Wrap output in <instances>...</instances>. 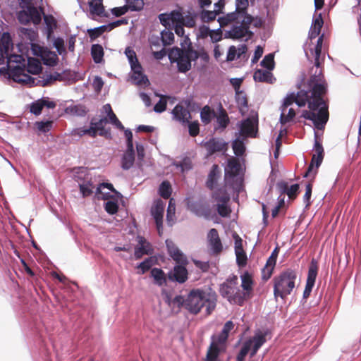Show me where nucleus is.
<instances>
[{
  "label": "nucleus",
  "mask_w": 361,
  "mask_h": 361,
  "mask_svg": "<svg viewBox=\"0 0 361 361\" xmlns=\"http://www.w3.org/2000/svg\"><path fill=\"white\" fill-rule=\"evenodd\" d=\"M307 90H300L297 94L291 93L283 101L281 111H286L288 106L295 102L299 106L308 104L310 111L305 110L302 116L312 121L318 130H323L329 118V106L324 97L327 92V82L322 71L314 72L307 81Z\"/></svg>",
  "instance_id": "f257e3e1"
},
{
  "label": "nucleus",
  "mask_w": 361,
  "mask_h": 361,
  "mask_svg": "<svg viewBox=\"0 0 361 361\" xmlns=\"http://www.w3.org/2000/svg\"><path fill=\"white\" fill-rule=\"evenodd\" d=\"M216 305L215 294H207L201 289H192L188 293L185 300V308L191 314H198L202 307L206 308V314L209 315Z\"/></svg>",
  "instance_id": "f03ea898"
},
{
  "label": "nucleus",
  "mask_w": 361,
  "mask_h": 361,
  "mask_svg": "<svg viewBox=\"0 0 361 361\" xmlns=\"http://www.w3.org/2000/svg\"><path fill=\"white\" fill-rule=\"evenodd\" d=\"M297 273L292 269H286L275 276L272 280L274 296L276 299H286L295 286Z\"/></svg>",
  "instance_id": "7ed1b4c3"
},
{
  "label": "nucleus",
  "mask_w": 361,
  "mask_h": 361,
  "mask_svg": "<svg viewBox=\"0 0 361 361\" xmlns=\"http://www.w3.org/2000/svg\"><path fill=\"white\" fill-rule=\"evenodd\" d=\"M192 47L191 43L187 47H173L169 52V59L171 63H177L178 70L180 73H186L191 68L193 57L191 56Z\"/></svg>",
  "instance_id": "20e7f679"
},
{
  "label": "nucleus",
  "mask_w": 361,
  "mask_h": 361,
  "mask_svg": "<svg viewBox=\"0 0 361 361\" xmlns=\"http://www.w3.org/2000/svg\"><path fill=\"white\" fill-rule=\"evenodd\" d=\"M238 284L237 276L233 275L221 284L219 293L221 295L226 298L230 303L243 306L244 302Z\"/></svg>",
  "instance_id": "39448f33"
},
{
  "label": "nucleus",
  "mask_w": 361,
  "mask_h": 361,
  "mask_svg": "<svg viewBox=\"0 0 361 361\" xmlns=\"http://www.w3.org/2000/svg\"><path fill=\"white\" fill-rule=\"evenodd\" d=\"M235 10L228 13L217 18V21L221 27L231 25L233 21H238L241 18L252 17L247 13L249 0H235Z\"/></svg>",
  "instance_id": "423d86ee"
},
{
  "label": "nucleus",
  "mask_w": 361,
  "mask_h": 361,
  "mask_svg": "<svg viewBox=\"0 0 361 361\" xmlns=\"http://www.w3.org/2000/svg\"><path fill=\"white\" fill-rule=\"evenodd\" d=\"M252 22V17H247V18H241L238 21H233L231 24L235 23L238 25H233L231 30L226 31L224 34V37L237 39L243 38L246 35H252V32L249 30Z\"/></svg>",
  "instance_id": "0eeeda50"
},
{
  "label": "nucleus",
  "mask_w": 361,
  "mask_h": 361,
  "mask_svg": "<svg viewBox=\"0 0 361 361\" xmlns=\"http://www.w3.org/2000/svg\"><path fill=\"white\" fill-rule=\"evenodd\" d=\"M318 264L316 259H312L311 260L309 269H308V274H307V278L306 281L305 288L303 292V298L307 299L310 295V293L312 292V290L314 286L316 278L318 273Z\"/></svg>",
  "instance_id": "6e6552de"
},
{
  "label": "nucleus",
  "mask_w": 361,
  "mask_h": 361,
  "mask_svg": "<svg viewBox=\"0 0 361 361\" xmlns=\"http://www.w3.org/2000/svg\"><path fill=\"white\" fill-rule=\"evenodd\" d=\"M188 264H177L173 270L167 274L168 279L171 281L178 283H184L188 279V271L185 267Z\"/></svg>",
  "instance_id": "1a4fd4ad"
},
{
  "label": "nucleus",
  "mask_w": 361,
  "mask_h": 361,
  "mask_svg": "<svg viewBox=\"0 0 361 361\" xmlns=\"http://www.w3.org/2000/svg\"><path fill=\"white\" fill-rule=\"evenodd\" d=\"M188 207L197 216L208 218L211 214L209 206L204 200L188 202Z\"/></svg>",
  "instance_id": "9d476101"
},
{
  "label": "nucleus",
  "mask_w": 361,
  "mask_h": 361,
  "mask_svg": "<svg viewBox=\"0 0 361 361\" xmlns=\"http://www.w3.org/2000/svg\"><path fill=\"white\" fill-rule=\"evenodd\" d=\"M241 287L243 290H240V295L243 298V302L252 297L253 292V279L252 275L245 271L241 275Z\"/></svg>",
  "instance_id": "9b49d317"
},
{
  "label": "nucleus",
  "mask_w": 361,
  "mask_h": 361,
  "mask_svg": "<svg viewBox=\"0 0 361 361\" xmlns=\"http://www.w3.org/2000/svg\"><path fill=\"white\" fill-rule=\"evenodd\" d=\"M279 252V248L278 247H275L267 259L265 266L262 269V279L263 281H268L273 274Z\"/></svg>",
  "instance_id": "f8f14e48"
},
{
  "label": "nucleus",
  "mask_w": 361,
  "mask_h": 361,
  "mask_svg": "<svg viewBox=\"0 0 361 361\" xmlns=\"http://www.w3.org/2000/svg\"><path fill=\"white\" fill-rule=\"evenodd\" d=\"M207 241L212 254L218 255L223 251V245L216 228L209 230L207 233Z\"/></svg>",
  "instance_id": "ddd939ff"
},
{
  "label": "nucleus",
  "mask_w": 361,
  "mask_h": 361,
  "mask_svg": "<svg viewBox=\"0 0 361 361\" xmlns=\"http://www.w3.org/2000/svg\"><path fill=\"white\" fill-rule=\"evenodd\" d=\"M168 253L177 264H188L187 257L179 250L172 240H166Z\"/></svg>",
  "instance_id": "4468645a"
},
{
  "label": "nucleus",
  "mask_w": 361,
  "mask_h": 361,
  "mask_svg": "<svg viewBox=\"0 0 361 361\" xmlns=\"http://www.w3.org/2000/svg\"><path fill=\"white\" fill-rule=\"evenodd\" d=\"M172 114L173 119L180 122L183 125H186L188 123L190 119L191 118L190 111L181 104H177L174 107V109L172 110Z\"/></svg>",
  "instance_id": "2eb2a0df"
},
{
  "label": "nucleus",
  "mask_w": 361,
  "mask_h": 361,
  "mask_svg": "<svg viewBox=\"0 0 361 361\" xmlns=\"http://www.w3.org/2000/svg\"><path fill=\"white\" fill-rule=\"evenodd\" d=\"M159 18L161 23L165 26L171 23L173 25L181 24L183 20V15L179 11H173L169 14H160Z\"/></svg>",
  "instance_id": "dca6fc26"
},
{
  "label": "nucleus",
  "mask_w": 361,
  "mask_h": 361,
  "mask_svg": "<svg viewBox=\"0 0 361 361\" xmlns=\"http://www.w3.org/2000/svg\"><path fill=\"white\" fill-rule=\"evenodd\" d=\"M209 154L220 152L227 149L226 143L221 139L212 138L204 145Z\"/></svg>",
  "instance_id": "f3484780"
},
{
  "label": "nucleus",
  "mask_w": 361,
  "mask_h": 361,
  "mask_svg": "<svg viewBox=\"0 0 361 361\" xmlns=\"http://www.w3.org/2000/svg\"><path fill=\"white\" fill-rule=\"evenodd\" d=\"M240 133L243 136L255 137L256 131L255 130V122L253 119L247 118L243 120L240 126Z\"/></svg>",
  "instance_id": "a211bd4d"
},
{
  "label": "nucleus",
  "mask_w": 361,
  "mask_h": 361,
  "mask_svg": "<svg viewBox=\"0 0 361 361\" xmlns=\"http://www.w3.org/2000/svg\"><path fill=\"white\" fill-rule=\"evenodd\" d=\"M271 71L257 69L255 71L253 78L256 82L273 84L276 81Z\"/></svg>",
  "instance_id": "6ab92c4d"
},
{
  "label": "nucleus",
  "mask_w": 361,
  "mask_h": 361,
  "mask_svg": "<svg viewBox=\"0 0 361 361\" xmlns=\"http://www.w3.org/2000/svg\"><path fill=\"white\" fill-rule=\"evenodd\" d=\"M164 212V204L161 200L157 202L152 209V215L155 220L159 233L160 232V228L162 226Z\"/></svg>",
  "instance_id": "aec40b11"
},
{
  "label": "nucleus",
  "mask_w": 361,
  "mask_h": 361,
  "mask_svg": "<svg viewBox=\"0 0 361 361\" xmlns=\"http://www.w3.org/2000/svg\"><path fill=\"white\" fill-rule=\"evenodd\" d=\"M131 69L133 72V79L139 85L145 84L148 82L147 78L142 73V68L138 60L137 62L130 63Z\"/></svg>",
  "instance_id": "412c9836"
},
{
  "label": "nucleus",
  "mask_w": 361,
  "mask_h": 361,
  "mask_svg": "<svg viewBox=\"0 0 361 361\" xmlns=\"http://www.w3.org/2000/svg\"><path fill=\"white\" fill-rule=\"evenodd\" d=\"M221 171L217 164H214L208 174L206 181V186L211 190H213L216 185L218 178L220 176Z\"/></svg>",
  "instance_id": "4be33fe9"
},
{
  "label": "nucleus",
  "mask_w": 361,
  "mask_h": 361,
  "mask_svg": "<svg viewBox=\"0 0 361 361\" xmlns=\"http://www.w3.org/2000/svg\"><path fill=\"white\" fill-rule=\"evenodd\" d=\"M247 342H250V355L253 357L261 346L266 342V336L262 334H256Z\"/></svg>",
  "instance_id": "5701e85b"
},
{
  "label": "nucleus",
  "mask_w": 361,
  "mask_h": 361,
  "mask_svg": "<svg viewBox=\"0 0 361 361\" xmlns=\"http://www.w3.org/2000/svg\"><path fill=\"white\" fill-rule=\"evenodd\" d=\"M135 161V151L134 147H127L126 151L123 155L121 160V167L124 170L130 169Z\"/></svg>",
  "instance_id": "b1692460"
},
{
  "label": "nucleus",
  "mask_w": 361,
  "mask_h": 361,
  "mask_svg": "<svg viewBox=\"0 0 361 361\" xmlns=\"http://www.w3.org/2000/svg\"><path fill=\"white\" fill-rule=\"evenodd\" d=\"M324 24V20L322 14H319L312 22L310 30L309 31V37L312 39L317 37L321 32L322 27Z\"/></svg>",
  "instance_id": "393cba45"
},
{
  "label": "nucleus",
  "mask_w": 361,
  "mask_h": 361,
  "mask_svg": "<svg viewBox=\"0 0 361 361\" xmlns=\"http://www.w3.org/2000/svg\"><path fill=\"white\" fill-rule=\"evenodd\" d=\"M150 276L153 278L154 284L159 286L166 284L168 277L161 269L152 268L150 271Z\"/></svg>",
  "instance_id": "a878e982"
},
{
  "label": "nucleus",
  "mask_w": 361,
  "mask_h": 361,
  "mask_svg": "<svg viewBox=\"0 0 361 361\" xmlns=\"http://www.w3.org/2000/svg\"><path fill=\"white\" fill-rule=\"evenodd\" d=\"M90 12L92 15L97 16H107L105 13L102 0H91L89 2Z\"/></svg>",
  "instance_id": "bb28decb"
},
{
  "label": "nucleus",
  "mask_w": 361,
  "mask_h": 361,
  "mask_svg": "<svg viewBox=\"0 0 361 361\" xmlns=\"http://www.w3.org/2000/svg\"><path fill=\"white\" fill-rule=\"evenodd\" d=\"M212 197L218 203H228L230 200V195L225 187H221L214 190Z\"/></svg>",
  "instance_id": "cd10ccee"
},
{
  "label": "nucleus",
  "mask_w": 361,
  "mask_h": 361,
  "mask_svg": "<svg viewBox=\"0 0 361 361\" xmlns=\"http://www.w3.org/2000/svg\"><path fill=\"white\" fill-rule=\"evenodd\" d=\"M224 350L221 346L216 345V343H211L207 352L206 361H219V355Z\"/></svg>",
  "instance_id": "c85d7f7f"
},
{
  "label": "nucleus",
  "mask_w": 361,
  "mask_h": 361,
  "mask_svg": "<svg viewBox=\"0 0 361 361\" xmlns=\"http://www.w3.org/2000/svg\"><path fill=\"white\" fill-rule=\"evenodd\" d=\"M240 169L239 161L235 158H232L228 160L227 167L225 169L226 175L231 177H235L238 175Z\"/></svg>",
  "instance_id": "c756f323"
},
{
  "label": "nucleus",
  "mask_w": 361,
  "mask_h": 361,
  "mask_svg": "<svg viewBox=\"0 0 361 361\" xmlns=\"http://www.w3.org/2000/svg\"><path fill=\"white\" fill-rule=\"evenodd\" d=\"M235 100L241 114H244L248 109V101L247 96L243 92L237 91L235 92Z\"/></svg>",
  "instance_id": "7c9ffc66"
},
{
  "label": "nucleus",
  "mask_w": 361,
  "mask_h": 361,
  "mask_svg": "<svg viewBox=\"0 0 361 361\" xmlns=\"http://www.w3.org/2000/svg\"><path fill=\"white\" fill-rule=\"evenodd\" d=\"M154 252V249L150 243H147L146 245L142 246H136L135 247V258L136 259H140L142 257L143 255H150Z\"/></svg>",
  "instance_id": "2f4dec72"
},
{
  "label": "nucleus",
  "mask_w": 361,
  "mask_h": 361,
  "mask_svg": "<svg viewBox=\"0 0 361 361\" xmlns=\"http://www.w3.org/2000/svg\"><path fill=\"white\" fill-rule=\"evenodd\" d=\"M216 122L219 128L221 129H225L230 123L228 114L222 106H220L219 114L216 116Z\"/></svg>",
  "instance_id": "473e14b6"
},
{
  "label": "nucleus",
  "mask_w": 361,
  "mask_h": 361,
  "mask_svg": "<svg viewBox=\"0 0 361 361\" xmlns=\"http://www.w3.org/2000/svg\"><path fill=\"white\" fill-rule=\"evenodd\" d=\"M91 55L96 63H99L103 60L104 49L100 44H93L91 48Z\"/></svg>",
  "instance_id": "72a5a7b5"
},
{
  "label": "nucleus",
  "mask_w": 361,
  "mask_h": 361,
  "mask_svg": "<svg viewBox=\"0 0 361 361\" xmlns=\"http://www.w3.org/2000/svg\"><path fill=\"white\" fill-rule=\"evenodd\" d=\"M201 8L202 11L200 13V18L203 23H209L210 22H212L215 20L216 16H219L218 13L215 10L209 11L204 9V8Z\"/></svg>",
  "instance_id": "f704fd0d"
},
{
  "label": "nucleus",
  "mask_w": 361,
  "mask_h": 361,
  "mask_svg": "<svg viewBox=\"0 0 361 361\" xmlns=\"http://www.w3.org/2000/svg\"><path fill=\"white\" fill-rule=\"evenodd\" d=\"M43 86L49 85L55 81H62L63 76L58 72L46 73L43 75Z\"/></svg>",
  "instance_id": "c9c22d12"
},
{
  "label": "nucleus",
  "mask_w": 361,
  "mask_h": 361,
  "mask_svg": "<svg viewBox=\"0 0 361 361\" xmlns=\"http://www.w3.org/2000/svg\"><path fill=\"white\" fill-rule=\"evenodd\" d=\"M23 71V69L20 68L19 66H17L14 68L13 69L11 70V74L12 75L13 80L18 82H22L24 83H28L30 80L32 79L30 76L27 75H23L22 76L24 78H20L21 76V72Z\"/></svg>",
  "instance_id": "e433bc0d"
},
{
  "label": "nucleus",
  "mask_w": 361,
  "mask_h": 361,
  "mask_svg": "<svg viewBox=\"0 0 361 361\" xmlns=\"http://www.w3.org/2000/svg\"><path fill=\"white\" fill-rule=\"evenodd\" d=\"M323 37V35L319 37L317 39V44L314 47V66L317 68H319L321 65L320 56L322 54Z\"/></svg>",
  "instance_id": "4c0bfd02"
},
{
  "label": "nucleus",
  "mask_w": 361,
  "mask_h": 361,
  "mask_svg": "<svg viewBox=\"0 0 361 361\" xmlns=\"http://www.w3.org/2000/svg\"><path fill=\"white\" fill-rule=\"evenodd\" d=\"M154 259L152 257H149L145 259L143 262L140 263L137 266V269H138L137 273L139 274H144L145 272L152 269V267L154 264Z\"/></svg>",
  "instance_id": "58836bf2"
},
{
  "label": "nucleus",
  "mask_w": 361,
  "mask_h": 361,
  "mask_svg": "<svg viewBox=\"0 0 361 361\" xmlns=\"http://www.w3.org/2000/svg\"><path fill=\"white\" fill-rule=\"evenodd\" d=\"M27 13L29 15L30 21L32 22L35 25H38L40 23L42 20L41 14L36 7L32 6H27Z\"/></svg>",
  "instance_id": "ea45409f"
},
{
  "label": "nucleus",
  "mask_w": 361,
  "mask_h": 361,
  "mask_svg": "<svg viewBox=\"0 0 361 361\" xmlns=\"http://www.w3.org/2000/svg\"><path fill=\"white\" fill-rule=\"evenodd\" d=\"M65 111L66 114H71L73 116H82L86 114V110L85 106L81 105H73L68 106Z\"/></svg>",
  "instance_id": "a19ab883"
},
{
  "label": "nucleus",
  "mask_w": 361,
  "mask_h": 361,
  "mask_svg": "<svg viewBox=\"0 0 361 361\" xmlns=\"http://www.w3.org/2000/svg\"><path fill=\"white\" fill-rule=\"evenodd\" d=\"M109 31V26L106 25H102L98 27H95L94 29H89L87 30L89 37L92 40H94L99 37H100L104 32Z\"/></svg>",
  "instance_id": "79ce46f5"
},
{
  "label": "nucleus",
  "mask_w": 361,
  "mask_h": 361,
  "mask_svg": "<svg viewBox=\"0 0 361 361\" xmlns=\"http://www.w3.org/2000/svg\"><path fill=\"white\" fill-rule=\"evenodd\" d=\"M171 185L169 181H163L159 186V195L164 199H168L171 195Z\"/></svg>",
  "instance_id": "37998d69"
},
{
  "label": "nucleus",
  "mask_w": 361,
  "mask_h": 361,
  "mask_svg": "<svg viewBox=\"0 0 361 361\" xmlns=\"http://www.w3.org/2000/svg\"><path fill=\"white\" fill-rule=\"evenodd\" d=\"M126 3L131 11H140L145 5L144 0H126Z\"/></svg>",
  "instance_id": "c03bdc74"
},
{
  "label": "nucleus",
  "mask_w": 361,
  "mask_h": 361,
  "mask_svg": "<svg viewBox=\"0 0 361 361\" xmlns=\"http://www.w3.org/2000/svg\"><path fill=\"white\" fill-rule=\"evenodd\" d=\"M108 188L109 190H110L111 191L118 194V192L114 189L113 185L111 183H100L98 187L97 188V195H102V198L103 199H105V200H107L109 198H111L112 197V195H110L109 194H103L102 192V188Z\"/></svg>",
  "instance_id": "a18cd8bd"
},
{
  "label": "nucleus",
  "mask_w": 361,
  "mask_h": 361,
  "mask_svg": "<svg viewBox=\"0 0 361 361\" xmlns=\"http://www.w3.org/2000/svg\"><path fill=\"white\" fill-rule=\"evenodd\" d=\"M20 33L22 35H23L27 39H29L30 42L36 41L38 37L37 31L33 29L22 27L20 29Z\"/></svg>",
  "instance_id": "49530a36"
},
{
  "label": "nucleus",
  "mask_w": 361,
  "mask_h": 361,
  "mask_svg": "<svg viewBox=\"0 0 361 361\" xmlns=\"http://www.w3.org/2000/svg\"><path fill=\"white\" fill-rule=\"evenodd\" d=\"M197 14L188 13V14L183 16V20H182V25L188 27H194L196 25Z\"/></svg>",
  "instance_id": "de8ad7c7"
},
{
  "label": "nucleus",
  "mask_w": 361,
  "mask_h": 361,
  "mask_svg": "<svg viewBox=\"0 0 361 361\" xmlns=\"http://www.w3.org/2000/svg\"><path fill=\"white\" fill-rule=\"evenodd\" d=\"M192 54L191 56L193 57L194 61L200 58L203 62L207 63L209 60V54L203 48L198 51L192 49Z\"/></svg>",
  "instance_id": "09e8293b"
},
{
  "label": "nucleus",
  "mask_w": 361,
  "mask_h": 361,
  "mask_svg": "<svg viewBox=\"0 0 361 361\" xmlns=\"http://www.w3.org/2000/svg\"><path fill=\"white\" fill-rule=\"evenodd\" d=\"M232 147L234 154L238 157L242 156L245 151V147L243 142L239 139H236L233 141Z\"/></svg>",
  "instance_id": "8fccbe9b"
},
{
  "label": "nucleus",
  "mask_w": 361,
  "mask_h": 361,
  "mask_svg": "<svg viewBox=\"0 0 361 361\" xmlns=\"http://www.w3.org/2000/svg\"><path fill=\"white\" fill-rule=\"evenodd\" d=\"M260 65L266 68L267 70L272 71L274 68V59L272 54H269L264 56L260 63Z\"/></svg>",
  "instance_id": "3c124183"
},
{
  "label": "nucleus",
  "mask_w": 361,
  "mask_h": 361,
  "mask_svg": "<svg viewBox=\"0 0 361 361\" xmlns=\"http://www.w3.org/2000/svg\"><path fill=\"white\" fill-rule=\"evenodd\" d=\"M42 70L40 63L35 59L29 60L27 63V71L32 74H38Z\"/></svg>",
  "instance_id": "603ef678"
},
{
  "label": "nucleus",
  "mask_w": 361,
  "mask_h": 361,
  "mask_svg": "<svg viewBox=\"0 0 361 361\" xmlns=\"http://www.w3.org/2000/svg\"><path fill=\"white\" fill-rule=\"evenodd\" d=\"M161 41L164 46L170 45L173 43L174 39V35L170 30H164L161 32Z\"/></svg>",
  "instance_id": "864d4df0"
},
{
  "label": "nucleus",
  "mask_w": 361,
  "mask_h": 361,
  "mask_svg": "<svg viewBox=\"0 0 361 361\" xmlns=\"http://www.w3.org/2000/svg\"><path fill=\"white\" fill-rule=\"evenodd\" d=\"M295 116V111L293 109L290 108L288 110V114H285V111H282L280 116V123L282 125H284L290 121H291L294 117Z\"/></svg>",
  "instance_id": "5fc2aeb1"
},
{
  "label": "nucleus",
  "mask_w": 361,
  "mask_h": 361,
  "mask_svg": "<svg viewBox=\"0 0 361 361\" xmlns=\"http://www.w3.org/2000/svg\"><path fill=\"white\" fill-rule=\"evenodd\" d=\"M235 253L238 265L240 267H245L247 264V257L244 250L235 251Z\"/></svg>",
  "instance_id": "6e6d98bb"
},
{
  "label": "nucleus",
  "mask_w": 361,
  "mask_h": 361,
  "mask_svg": "<svg viewBox=\"0 0 361 361\" xmlns=\"http://www.w3.org/2000/svg\"><path fill=\"white\" fill-rule=\"evenodd\" d=\"M314 150L317 157L324 158V148L322 143L318 140V134L317 132L314 133Z\"/></svg>",
  "instance_id": "4d7b16f0"
},
{
  "label": "nucleus",
  "mask_w": 361,
  "mask_h": 361,
  "mask_svg": "<svg viewBox=\"0 0 361 361\" xmlns=\"http://www.w3.org/2000/svg\"><path fill=\"white\" fill-rule=\"evenodd\" d=\"M250 350V342H245L240 352L237 355L236 361H244L248 352Z\"/></svg>",
  "instance_id": "13d9d810"
},
{
  "label": "nucleus",
  "mask_w": 361,
  "mask_h": 361,
  "mask_svg": "<svg viewBox=\"0 0 361 361\" xmlns=\"http://www.w3.org/2000/svg\"><path fill=\"white\" fill-rule=\"evenodd\" d=\"M200 117L202 121L205 123L208 124L210 123L212 119V111L208 106H205L201 111L200 113Z\"/></svg>",
  "instance_id": "bf43d9fd"
},
{
  "label": "nucleus",
  "mask_w": 361,
  "mask_h": 361,
  "mask_svg": "<svg viewBox=\"0 0 361 361\" xmlns=\"http://www.w3.org/2000/svg\"><path fill=\"white\" fill-rule=\"evenodd\" d=\"M216 210L218 214L222 217L229 216L231 210L228 207L227 203H218Z\"/></svg>",
  "instance_id": "052dcab7"
},
{
  "label": "nucleus",
  "mask_w": 361,
  "mask_h": 361,
  "mask_svg": "<svg viewBox=\"0 0 361 361\" xmlns=\"http://www.w3.org/2000/svg\"><path fill=\"white\" fill-rule=\"evenodd\" d=\"M108 117L111 123L114 125L117 128L120 130H123L124 126L121 123V122L116 117V114L114 113L111 108H109V112L108 114Z\"/></svg>",
  "instance_id": "680f3d73"
},
{
  "label": "nucleus",
  "mask_w": 361,
  "mask_h": 361,
  "mask_svg": "<svg viewBox=\"0 0 361 361\" xmlns=\"http://www.w3.org/2000/svg\"><path fill=\"white\" fill-rule=\"evenodd\" d=\"M43 106L40 99L32 102L30 106V111L35 116L40 115Z\"/></svg>",
  "instance_id": "e2e57ef3"
},
{
  "label": "nucleus",
  "mask_w": 361,
  "mask_h": 361,
  "mask_svg": "<svg viewBox=\"0 0 361 361\" xmlns=\"http://www.w3.org/2000/svg\"><path fill=\"white\" fill-rule=\"evenodd\" d=\"M52 124L53 121H47L36 122L35 126L40 132L47 133L51 130Z\"/></svg>",
  "instance_id": "0e129e2a"
},
{
  "label": "nucleus",
  "mask_w": 361,
  "mask_h": 361,
  "mask_svg": "<svg viewBox=\"0 0 361 361\" xmlns=\"http://www.w3.org/2000/svg\"><path fill=\"white\" fill-rule=\"evenodd\" d=\"M105 211L109 214H115L118 210V204L116 202L107 201L104 204Z\"/></svg>",
  "instance_id": "69168bd1"
},
{
  "label": "nucleus",
  "mask_w": 361,
  "mask_h": 361,
  "mask_svg": "<svg viewBox=\"0 0 361 361\" xmlns=\"http://www.w3.org/2000/svg\"><path fill=\"white\" fill-rule=\"evenodd\" d=\"M80 191L84 197L90 196L92 193L94 188L92 183L87 182L85 184H79Z\"/></svg>",
  "instance_id": "338daca9"
},
{
  "label": "nucleus",
  "mask_w": 361,
  "mask_h": 361,
  "mask_svg": "<svg viewBox=\"0 0 361 361\" xmlns=\"http://www.w3.org/2000/svg\"><path fill=\"white\" fill-rule=\"evenodd\" d=\"M9 49V42H1L0 41V64H2L4 62V59L6 56L8 54Z\"/></svg>",
  "instance_id": "774afa93"
}]
</instances>
